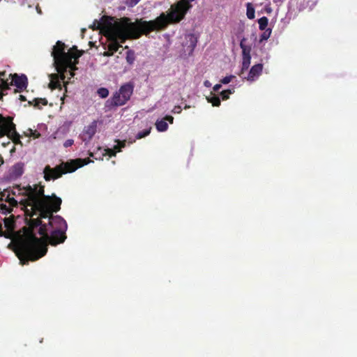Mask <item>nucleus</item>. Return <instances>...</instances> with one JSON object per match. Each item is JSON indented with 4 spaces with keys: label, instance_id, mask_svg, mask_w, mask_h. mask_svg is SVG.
<instances>
[{
    "label": "nucleus",
    "instance_id": "obj_34",
    "mask_svg": "<svg viewBox=\"0 0 357 357\" xmlns=\"http://www.w3.org/2000/svg\"><path fill=\"white\" fill-rule=\"evenodd\" d=\"M182 111V109H181V107L179 106V105H176L174 107V109H172V112L174 114H180Z\"/></svg>",
    "mask_w": 357,
    "mask_h": 357
},
{
    "label": "nucleus",
    "instance_id": "obj_48",
    "mask_svg": "<svg viewBox=\"0 0 357 357\" xmlns=\"http://www.w3.org/2000/svg\"><path fill=\"white\" fill-rule=\"evenodd\" d=\"M40 135V133H38V135L36 136V137H38Z\"/></svg>",
    "mask_w": 357,
    "mask_h": 357
},
{
    "label": "nucleus",
    "instance_id": "obj_27",
    "mask_svg": "<svg viewBox=\"0 0 357 357\" xmlns=\"http://www.w3.org/2000/svg\"><path fill=\"white\" fill-rule=\"evenodd\" d=\"M102 17H101L100 20H99V21L96 20L93 22V25L90 26L89 28H91L93 30L100 29L104 33V29L102 28V26H98V23L102 22Z\"/></svg>",
    "mask_w": 357,
    "mask_h": 357
},
{
    "label": "nucleus",
    "instance_id": "obj_19",
    "mask_svg": "<svg viewBox=\"0 0 357 357\" xmlns=\"http://www.w3.org/2000/svg\"><path fill=\"white\" fill-rule=\"evenodd\" d=\"M155 127L158 131L165 132L168 129V124L164 119L158 120L155 123Z\"/></svg>",
    "mask_w": 357,
    "mask_h": 357
},
{
    "label": "nucleus",
    "instance_id": "obj_4",
    "mask_svg": "<svg viewBox=\"0 0 357 357\" xmlns=\"http://www.w3.org/2000/svg\"><path fill=\"white\" fill-rule=\"evenodd\" d=\"M192 5L187 0H179L170 6L166 14L162 13L153 20L146 21L142 19V25L145 33L149 34L152 31H159L165 29L169 24H178L182 21Z\"/></svg>",
    "mask_w": 357,
    "mask_h": 357
},
{
    "label": "nucleus",
    "instance_id": "obj_49",
    "mask_svg": "<svg viewBox=\"0 0 357 357\" xmlns=\"http://www.w3.org/2000/svg\"><path fill=\"white\" fill-rule=\"evenodd\" d=\"M90 156L93 157V153H90Z\"/></svg>",
    "mask_w": 357,
    "mask_h": 357
},
{
    "label": "nucleus",
    "instance_id": "obj_45",
    "mask_svg": "<svg viewBox=\"0 0 357 357\" xmlns=\"http://www.w3.org/2000/svg\"><path fill=\"white\" fill-rule=\"evenodd\" d=\"M2 233L1 225H0V234Z\"/></svg>",
    "mask_w": 357,
    "mask_h": 357
},
{
    "label": "nucleus",
    "instance_id": "obj_33",
    "mask_svg": "<svg viewBox=\"0 0 357 357\" xmlns=\"http://www.w3.org/2000/svg\"><path fill=\"white\" fill-rule=\"evenodd\" d=\"M73 143H74V140L69 139H67L65 141V142L63 143V146H64V147L68 148V147L71 146L73 144Z\"/></svg>",
    "mask_w": 357,
    "mask_h": 357
},
{
    "label": "nucleus",
    "instance_id": "obj_41",
    "mask_svg": "<svg viewBox=\"0 0 357 357\" xmlns=\"http://www.w3.org/2000/svg\"><path fill=\"white\" fill-rule=\"evenodd\" d=\"M19 99L21 100V101H26V98L23 95H20L19 96Z\"/></svg>",
    "mask_w": 357,
    "mask_h": 357
},
{
    "label": "nucleus",
    "instance_id": "obj_5",
    "mask_svg": "<svg viewBox=\"0 0 357 357\" xmlns=\"http://www.w3.org/2000/svg\"><path fill=\"white\" fill-rule=\"evenodd\" d=\"M65 44L59 40L54 46L52 56L54 58L56 70L59 73H63L69 68L71 76L75 75V70L77 69L79 58L83 54V51L78 50L76 46H73L68 52H65Z\"/></svg>",
    "mask_w": 357,
    "mask_h": 357
},
{
    "label": "nucleus",
    "instance_id": "obj_3",
    "mask_svg": "<svg viewBox=\"0 0 357 357\" xmlns=\"http://www.w3.org/2000/svg\"><path fill=\"white\" fill-rule=\"evenodd\" d=\"M38 211H31V217L36 215ZM38 214L40 213L38 212ZM43 218H31L29 222V229H26L24 235L20 236L14 242V251L22 265L28 264L29 261H36L45 256L47 252L46 241L38 238L34 229L39 227V229L45 224H42Z\"/></svg>",
    "mask_w": 357,
    "mask_h": 357
},
{
    "label": "nucleus",
    "instance_id": "obj_36",
    "mask_svg": "<svg viewBox=\"0 0 357 357\" xmlns=\"http://www.w3.org/2000/svg\"><path fill=\"white\" fill-rule=\"evenodd\" d=\"M8 202L13 205V206H17V201L15 200L14 198H10V197H8Z\"/></svg>",
    "mask_w": 357,
    "mask_h": 357
},
{
    "label": "nucleus",
    "instance_id": "obj_38",
    "mask_svg": "<svg viewBox=\"0 0 357 357\" xmlns=\"http://www.w3.org/2000/svg\"><path fill=\"white\" fill-rule=\"evenodd\" d=\"M69 73L70 75H71V73L70 72L69 68H68V69H67V71L63 72L62 74H61V73H60V75H61V79H62V80H64V79H65V75H64V73ZM73 77V76H70V77H69V79H71V77Z\"/></svg>",
    "mask_w": 357,
    "mask_h": 357
},
{
    "label": "nucleus",
    "instance_id": "obj_1",
    "mask_svg": "<svg viewBox=\"0 0 357 357\" xmlns=\"http://www.w3.org/2000/svg\"><path fill=\"white\" fill-rule=\"evenodd\" d=\"M15 189L19 195H22L24 198L21 199L20 203L26 208L28 211H38L41 218H49V225L53 230L61 229L66 231L67 223L59 215H53L61 209L62 200L55 194L52 195H45V185L40 183L33 186L28 185L21 188L17 185Z\"/></svg>",
    "mask_w": 357,
    "mask_h": 357
},
{
    "label": "nucleus",
    "instance_id": "obj_21",
    "mask_svg": "<svg viewBox=\"0 0 357 357\" xmlns=\"http://www.w3.org/2000/svg\"><path fill=\"white\" fill-rule=\"evenodd\" d=\"M268 19L264 16L258 20L259 28L260 30L264 31L268 26Z\"/></svg>",
    "mask_w": 357,
    "mask_h": 357
},
{
    "label": "nucleus",
    "instance_id": "obj_44",
    "mask_svg": "<svg viewBox=\"0 0 357 357\" xmlns=\"http://www.w3.org/2000/svg\"><path fill=\"white\" fill-rule=\"evenodd\" d=\"M188 108H190V106L185 105V107H184V109H188Z\"/></svg>",
    "mask_w": 357,
    "mask_h": 357
},
{
    "label": "nucleus",
    "instance_id": "obj_29",
    "mask_svg": "<svg viewBox=\"0 0 357 357\" xmlns=\"http://www.w3.org/2000/svg\"><path fill=\"white\" fill-rule=\"evenodd\" d=\"M126 60L128 63L132 64L135 60L134 53L128 52L126 56Z\"/></svg>",
    "mask_w": 357,
    "mask_h": 357
},
{
    "label": "nucleus",
    "instance_id": "obj_9",
    "mask_svg": "<svg viewBox=\"0 0 357 357\" xmlns=\"http://www.w3.org/2000/svg\"><path fill=\"white\" fill-rule=\"evenodd\" d=\"M98 122L93 121L89 125L85 126L80 135V138L84 142H89L95 135L97 131Z\"/></svg>",
    "mask_w": 357,
    "mask_h": 357
},
{
    "label": "nucleus",
    "instance_id": "obj_17",
    "mask_svg": "<svg viewBox=\"0 0 357 357\" xmlns=\"http://www.w3.org/2000/svg\"><path fill=\"white\" fill-rule=\"evenodd\" d=\"M29 105H33L35 107L40 109V105H47V100L45 98H35L32 101L28 102Z\"/></svg>",
    "mask_w": 357,
    "mask_h": 357
},
{
    "label": "nucleus",
    "instance_id": "obj_12",
    "mask_svg": "<svg viewBox=\"0 0 357 357\" xmlns=\"http://www.w3.org/2000/svg\"><path fill=\"white\" fill-rule=\"evenodd\" d=\"M8 127L9 128V130H10V131H8V137L10 139H12V141L15 144H22V142L20 141V135L16 131L15 123L12 121L8 123Z\"/></svg>",
    "mask_w": 357,
    "mask_h": 357
},
{
    "label": "nucleus",
    "instance_id": "obj_8",
    "mask_svg": "<svg viewBox=\"0 0 357 357\" xmlns=\"http://www.w3.org/2000/svg\"><path fill=\"white\" fill-rule=\"evenodd\" d=\"M38 234L42 236L43 239L44 238L45 241H48L49 243L52 245L62 243L67 238L65 230L56 229H54L51 232L50 236H49L46 225H44L38 229Z\"/></svg>",
    "mask_w": 357,
    "mask_h": 357
},
{
    "label": "nucleus",
    "instance_id": "obj_28",
    "mask_svg": "<svg viewBox=\"0 0 357 357\" xmlns=\"http://www.w3.org/2000/svg\"><path fill=\"white\" fill-rule=\"evenodd\" d=\"M150 132H151V128L149 129H146V130L140 131L137 133V138L142 139L143 137H145L150 134Z\"/></svg>",
    "mask_w": 357,
    "mask_h": 357
},
{
    "label": "nucleus",
    "instance_id": "obj_2",
    "mask_svg": "<svg viewBox=\"0 0 357 357\" xmlns=\"http://www.w3.org/2000/svg\"><path fill=\"white\" fill-rule=\"evenodd\" d=\"M142 24V19L131 22L128 17H123L119 22H114V17L103 15L98 26H102L104 35L110 40L109 51L112 52L111 54L121 47L119 43H123L128 39H138L142 35L148 36Z\"/></svg>",
    "mask_w": 357,
    "mask_h": 357
},
{
    "label": "nucleus",
    "instance_id": "obj_31",
    "mask_svg": "<svg viewBox=\"0 0 357 357\" xmlns=\"http://www.w3.org/2000/svg\"><path fill=\"white\" fill-rule=\"evenodd\" d=\"M141 0H126V3L128 7L136 6Z\"/></svg>",
    "mask_w": 357,
    "mask_h": 357
},
{
    "label": "nucleus",
    "instance_id": "obj_30",
    "mask_svg": "<svg viewBox=\"0 0 357 357\" xmlns=\"http://www.w3.org/2000/svg\"><path fill=\"white\" fill-rule=\"evenodd\" d=\"M233 78H234V75L226 76V77H223V78L220 80V82H221L222 84H229L230 82H231V80L233 79Z\"/></svg>",
    "mask_w": 357,
    "mask_h": 357
},
{
    "label": "nucleus",
    "instance_id": "obj_26",
    "mask_svg": "<svg viewBox=\"0 0 357 357\" xmlns=\"http://www.w3.org/2000/svg\"><path fill=\"white\" fill-rule=\"evenodd\" d=\"M105 151L109 157L115 156L116 151H121V147H119V146H115L114 149H107Z\"/></svg>",
    "mask_w": 357,
    "mask_h": 357
},
{
    "label": "nucleus",
    "instance_id": "obj_6",
    "mask_svg": "<svg viewBox=\"0 0 357 357\" xmlns=\"http://www.w3.org/2000/svg\"><path fill=\"white\" fill-rule=\"evenodd\" d=\"M92 162L89 158L76 159L70 162H61L60 165L52 168L50 165L45 167L43 169L44 178L46 181L56 180L63 174L75 172L79 167Z\"/></svg>",
    "mask_w": 357,
    "mask_h": 357
},
{
    "label": "nucleus",
    "instance_id": "obj_46",
    "mask_svg": "<svg viewBox=\"0 0 357 357\" xmlns=\"http://www.w3.org/2000/svg\"><path fill=\"white\" fill-rule=\"evenodd\" d=\"M125 146V142H122L121 146Z\"/></svg>",
    "mask_w": 357,
    "mask_h": 357
},
{
    "label": "nucleus",
    "instance_id": "obj_43",
    "mask_svg": "<svg viewBox=\"0 0 357 357\" xmlns=\"http://www.w3.org/2000/svg\"><path fill=\"white\" fill-rule=\"evenodd\" d=\"M273 3H282L284 1V0H273Z\"/></svg>",
    "mask_w": 357,
    "mask_h": 357
},
{
    "label": "nucleus",
    "instance_id": "obj_32",
    "mask_svg": "<svg viewBox=\"0 0 357 357\" xmlns=\"http://www.w3.org/2000/svg\"><path fill=\"white\" fill-rule=\"evenodd\" d=\"M314 4H315V3L314 1H308L306 4L303 3L302 6L303 8H306L309 7L310 9H311L312 7L313 6H314Z\"/></svg>",
    "mask_w": 357,
    "mask_h": 357
},
{
    "label": "nucleus",
    "instance_id": "obj_11",
    "mask_svg": "<svg viewBox=\"0 0 357 357\" xmlns=\"http://www.w3.org/2000/svg\"><path fill=\"white\" fill-rule=\"evenodd\" d=\"M13 118L11 117H3L0 114V137L8 135L9 128L8 127V123L12 122Z\"/></svg>",
    "mask_w": 357,
    "mask_h": 357
},
{
    "label": "nucleus",
    "instance_id": "obj_20",
    "mask_svg": "<svg viewBox=\"0 0 357 357\" xmlns=\"http://www.w3.org/2000/svg\"><path fill=\"white\" fill-rule=\"evenodd\" d=\"M211 94V96L206 98L208 102L211 103L212 105L214 107L220 106V98L212 93Z\"/></svg>",
    "mask_w": 357,
    "mask_h": 357
},
{
    "label": "nucleus",
    "instance_id": "obj_37",
    "mask_svg": "<svg viewBox=\"0 0 357 357\" xmlns=\"http://www.w3.org/2000/svg\"><path fill=\"white\" fill-rule=\"evenodd\" d=\"M50 86L52 89H56L57 88L58 86H60V83L59 82H51L50 83Z\"/></svg>",
    "mask_w": 357,
    "mask_h": 357
},
{
    "label": "nucleus",
    "instance_id": "obj_22",
    "mask_svg": "<svg viewBox=\"0 0 357 357\" xmlns=\"http://www.w3.org/2000/svg\"><path fill=\"white\" fill-rule=\"evenodd\" d=\"M251 61V56H243L242 72L248 69Z\"/></svg>",
    "mask_w": 357,
    "mask_h": 357
},
{
    "label": "nucleus",
    "instance_id": "obj_14",
    "mask_svg": "<svg viewBox=\"0 0 357 357\" xmlns=\"http://www.w3.org/2000/svg\"><path fill=\"white\" fill-rule=\"evenodd\" d=\"M24 163L17 162L15 164L10 171V176L12 178H17L21 176L24 173Z\"/></svg>",
    "mask_w": 357,
    "mask_h": 357
},
{
    "label": "nucleus",
    "instance_id": "obj_13",
    "mask_svg": "<svg viewBox=\"0 0 357 357\" xmlns=\"http://www.w3.org/2000/svg\"><path fill=\"white\" fill-rule=\"evenodd\" d=\"M263 65L261 63L254 65L250 70L247 79L249 81L255 80L261 75Z\"/></svg>",
    "mask_w": 357,
    "mask_h": 357
},
{
    "label": "nucleus",
    "instance_id": "obj_40",
    "mask_svg": "<svg viewBox=\"0 0 357 357\" xmlns=\"http://www.w3.org/2000/svg\"><path fill=\"white\" fill-rule=\"evenodd\" d=\"M204 85L206 86V87H211V83L208 81V80H205L204 82Z\"/></svg>",
    "mask_w": 357,
    "mask_h": 357
},
{
    "label": "nucleus",
    "instance_id": "obj_42",
    "mask_svg": "<svg viewBox=\"0 0 357 357\" xmlns=\"http://www.w3.org/2000/svg\"><path fill=\"white\" fill-rule=\"evenodd\" d=\"M3 162H4V161H3V158L2 155H0V166H1V165H3Z\"/></svg>",
    "mask_w": 357,
    "mask_h": 357
},
{
    "label": "nucleus",
    "instance_id": "obj_15",
    "mask_svg": "<svg viewBox=\"0 0 357 357\" xmlns=\"http://www.w3.org/2000/svg\"><path fill=\"white\" fill-rule=\"evenodd\" d=\"M6 72H0V100H1L4 96L2 91L8 89L10 86L8 79H6Z\"/></svg>",
    "mask_w": 357,
    "mask_h": 357
},
{
    "label": "nucleus",
    "instance_id": "obj_23",
    "mask_svg": "<svg viewBox=\"0 0 357 357\" xmlns=\"http://www.w3.org/2000/svg\"><path fill=\"white\" fill-rule=\"evenodd\" d=\"M234 92V89H227L224 90L220 93V96L223 100H226L229 99V95L232 94Z\"/></svg>",
    "mask_w": 357,
    "mask_h": 357
},
{
    "label": "nucleus",
    "instance_id": "obj_16",
    "mask_svg": "<svg viewBox=\"0 0 357 357\" xmlns=\"http://www.w3.org/2000/svg\"><path fill=\"white\" fill-rule=\"evenodd\" d=\"M246 39L243 38L240 43V47L242 50V56H251V47L249 45H245V41Z\"/></svg>",
    "mask_w": 357,
    "mask_h": 357
},
{
    "label": "nucleus",
    "instance_id": "obj_25",
    "mask_svg": "<svg viewBox=\"0 0 357 357\" xmlns=\"http://www.w3.org/2000/svg\"><path fill=\"white\" fill-rule=\"evenodd\" d=\"M97 93L100 98H105L109 95V90L106 88H100L98 90Z\"/></svg>",
    "mask_w": 357,
    "mask_h": 357
},
{
    "label": "nucleus",
    "instance_id": "obj_24",
    "mask_svg": "<svg viewBox=\"0 0 357 357\" xmlns=\"http://www.w3.org/2000/svg\"><path fill=\"white\" fill-rule=\"evenodd\" d=\"M271 29H265V31L260 36V40H259L260 42H262L264 40H266L267 39H268L269 37L271 36Z\"/></svg>",
    "mask_w": 357,
    "mask_h": 357
},
{
    "label": "nucleus",
    "instance_id": "obj_10",
    "mask_svg": "<svg viewBox=\"0 0 357 357\" xmlns=\"http://www.w3.org/2000/svg\"><path fill=\"white\" fill-rule=\"evenodd\" d=\"M9 77H12L10 84H14L20 91L26 89L28 86V79L25 75H18L17 74H10Z\"/></svg>",
    "mask_w": 357,
    "mask_h": 357
},
{
    "label": "nucleus",
    "instance_id": "obj_35",
    "mask_svg": "<svg viewBox=\"0 0 357 357\" xmlns=\"http://www.w3.org/2000/svg\"><path fill=\"white\" fill-rule=\"evenodd\" d=\"M164 120L169 121L170 123H173L174 117L172 116H170V115H167L164 118Z\"/></svg>",
    "mask_w": 357,
    "mask_h": 357
},
{
    "label": "nucleus",
    "instance_id": "obj_7",
    "mask_svg": "<svg viewBox=\"0 0 357 357\" xmlns=\"http://www.w3.org/2000/svg\"><path fill=\"white\" fill-rule=\"evenodd\" d=\"M134 84L128 82L121 86L119 91L106 101L105 107L109 109L126 105L133 93Z\"/></svg>",
    "mask_w": 357,
    "mask_h": 357
},
{
    "label": "nucleus",
    "instance_id": "obj_18",
    "mask_svg": "<svg viewBox=\"0 0 357 357\" xmlns=\"http://www.w3.org/2000/svg\"><path fill=\"white\" fill-rule=\"evenodd\" d=\"M246 15L250 20H252L255 17V10L252 3H246Z\"/></svg>",
    "mask_w": 357,
    "mask_h": 357
},
{
    "label": "nucleus",
    "instance_id": "obj_39",
    "mask_svg": "<svg viewBox=\"0 0 357 357\" xmlns=\"http://www.w3.org/2000/svg\"><path fill=\"white\" fill-rule=\"evenodd\" d=\"M222 87L220 84H217L213 86V91H218Z\"/></svg>",
    "mask_w": 357,
    "mask_h": 357
},
{
    "label": "nucleus",
    "instance_id": "obj_47",
    "mask_svg": "<svg viewBox=\"0 0 357 357\" xmlns=\"http://www.w3.org/2000/svg\"><path fill=\"white\" fill-rule=\"evenodd\" d=\"M13 194L14 195H16V192H15V191H13Z\"/></svg>",
    "mask_w": 357,
    "mask_h": 357
}]
</instances>
